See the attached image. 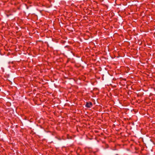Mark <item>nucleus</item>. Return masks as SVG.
Returning <instances> with one entry per match:
<instances>
[{
	"instance_id": "nucleus-1",
	"label": "nucleus",
	"mask_w": 155,
	"mask_h": 155,
	"mask_svg": "<svg viewBox=\"0 0 155 155\" xmlns=\"http://www.w3.org/2000/svg\"><path fill=\"white\" fill-rule=\"evenodd\" d=\"M92 104L91 102H87L85 106L87 108H91L92 106Z\"/></svg>"
}]
</instances>
